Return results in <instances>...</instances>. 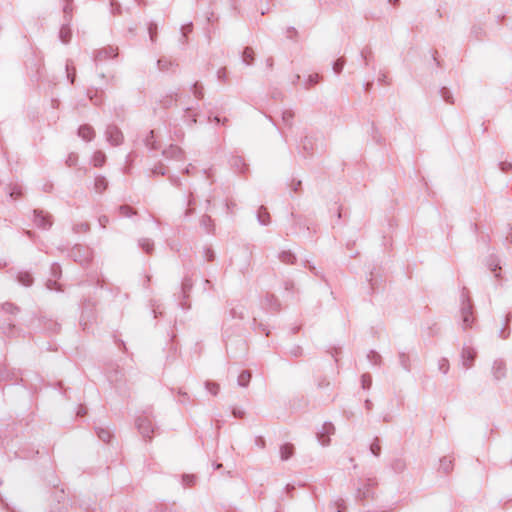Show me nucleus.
<instances>
[{
	"label": "nucleus",
	"mask_w": 512,
	"mask_h": 512,
	"mask_svg": "<svg viewBox=\"0 0 512 512\" xmlns=\"http://www.w3.org/2000/svg\"><path fill=\"white\" fill-rule=\"evenodd\" d=\"M461 317L463 329L471 327L474 321L472 304L471 300L464 293L462 295Z\"/></svg>",
	"instance_id": "1"
},
{
	"label": "nucleus",
	"mask_w": 512,
	"mask_h": 512,
	"mask_svg": "<svg viewBox=\"0 0 512 512\" xmlns=\"http://www.w3.org/2000/svg\"><path fill=\"white\" fill-rule=\"evenodd\" d=\"M136 426L144 438H150L154 432L152 420L147 415H140L136 419Z\"/></svg>",
	"instance_id": "2"
},
{
	"label": "nucleus",
	"mask_w": 512,
	"mask_h": 512,
	"mask_svg": "<svg viewBox=\"0 0 512 512\" xmlns=\"http://www.w3.org/2000/svg\"><path fill=\"white\" fill-rule=\"evenodd\" d=\"M491 374L495 381H500L506 377L507 367L503 360H495L491 367Z\"/></svg>",
	"instance_id": "3"
},
{
	"label": "nucleus",
	"mask_w": 512,
	"mask_h": 512,
	"mask_svg": "<svg viewBox=\"0 0 512 512\" xmlns=\"http://www.w3.org/2000/svg\"><path fill=\"white\" fill-rule=\"evenodd\" d=\"M335 431L334 426L331 423H325L322 426V429L318 432L317 437L318 441L322 446H328L330 443L329 435L333 434Z\"/></svg>",
	"instance_id": "4"
},
{
	"label": "nucleus",
	"mask_w": 512,
	"mask_h": 512,
	"mask_svg": "<svg viewBox=\"0 0 512 512\" xmlns=\"http://www.w3.org/2000/svg\"><path fill=\"white\" fill-rule=\"evenodd\" d=\"M462 365L469 369L472 367L474 359L476 357V351L471 347H464L462 350Z\"/></svg>",
	"instance_id": "5"
},
{
	"label": "nucleus",
	"mask_w": 512,
	"mask_h": 512,
	"mask_svg": "<svg viewBox=\"0 0 512 512\" xmlns=\"http://www.w3.org/2000/svg\"><path fill=\"white\" fill-rule=\"evenodd\" d=\"M34 213V222L38 227L48 229L52 225L48 215H45L42 211H35Z\"/></svg>",
	"instance_id": "6"
},
{
	"label": "nucleus",
	"mask_w": 512,
	"mask_h": 512,
	"mask_svg": "<svg viewBox=\"0 0 512 512\" xmlns=\"http://www.w3.org/2000/svg\"><path fill=\"white\" fill-rule=\"evenodd\" d=\"M105 137L112 145H119L123 140L121 130H106Z\"/></svg>",
	"instance_id": "7"
},
{
	"label": "nucleus",
	"mask_w": 512,
	"mask_h": 512,
	"mask_svg": "<svg viewBox=\"0 0 512 512\" xmlns=\"http://www.w3.org/2000/svg\"><path fill=\"white\" fill-rule=\"evenodd\" d=\"M294 453V447L291 444H284L280 447V457L282 460H288Z\"/></svg>",
	"instance_id": "8"
},
{
	"label": "nucleus",
	"mask_w": 512,
	"mask_h": 512,
	"mask_svg": "<svg viewBox=\"0 0 512 512\" xmlns=\"http://www.w3.org/2000/svg\"><path fill=\"white\" fill-rule=\"evenodd\" d=\"M257 218L261 225H268L270 223V215L263 206L260 207Z\"/></svg>",
	"instance_id": "9"
},
{
	"label": "nucleus",
	"mask_w": 512,
	"mask_h": 512,
	"mask_svg": "<svg viewBox=\"0 0 512 512\" xmlns=\"http://www.w3.org/2000/svg\"><path fill=\"white\" fill-rule=\"evenodd\" d=\"M164 154L166 157L180 159L182 157V150L178 146L171 145L167 150L164 151Z\"/></svg>",
	"instance_id": "10"
},
{
	"label": "nucleus",
	"mask_w": 512,
	"mask_h": 512,
	"mask_svg": "<svg viewBox=\"0 0 512 512\" xmlns=\"http://www.w3.org/2000/svg\"><path fill=\"white\" fill-rule=\"evenodd\" d=\"M139 246L148 254H150L154 249V243L148 238H141L139 240Z\"/></svg>",
	"instance_id": "11"
},
{
	"label": "nucleus",
	"mask_w": 512,
	"mask_h": 512,
	"mask_svg": "<svg viewBox=\"0 0 512 512\" xmlns=\"http://www.w3.org/2000/svg\"><path fill=\"white\" fill-rule=\"evenodd\" d=\"M254 60V51L252 48H245V50L243 51V54H242V62L245 64V65H250Z\"/></svg>",
	"instance_id": "12"
},
{
	"label": "nucleus",
	"mask_w": 512,
	"mask_h": 512,
	"mask_svg": "<svg viewBox=\"0 0 512 512\" xmlns=\"http://www.w3.org/2000/svg\"><path fill=\"white\" fill-rule=\"evenodd\" d=\"M71 37V29L67 25H63L59 31V38L63 43H68Z\"/></svg>",
	"instance_id": "13"
},
{
	"label": "nucleus",
	"mask_w": 512,
	"mask_h": 512,
	"mask_svg": "<svg viewBox=\"0 0 512 512\" xmlns=\"http://www.w3.org/2000/svg\"><path fill=\"white\" fill-rule=\"evenodd\" d=\"M250 379H251V373L247 370H244L238 376V384L242 387H245L250 382Z\"/></svg>",
	"instance_id": "14"
},
{
	"label": "nucleus",
	"mask_w": 512,
	"mask_h": 512,
	"mask_svg": "<svg viewBox=\"0 0 512 512\" xmlns=\"http://www.w3.org/2000/svg\"><path fill=\"white\" fill-rule=\"evenodd\" d=\"M105 162V155L104 153L97 151L94 153L92 157V163L95 167H101Z\"/></svg>",
	"instance_id": "15"
},
{
	"label": "nucleus",
	"mask_w": 512,
	"mask_h": 512,
	"mask_svg": "<svg viewBox=\"0 0 512 512\" xmlns=\"http://www.w3.org/2000/svg\"><path fill=\"white\" fill-rule=\"evenodd\" d=\"M279 259L285 264H292L295 260V256L290 251H282L279 254Z\"/></svg>",
	"instance_id": "16"
},
{
	"label": "nucleus",
	"mask_w": 512,
	"mask_h": 512,
	"mask_svg": "<svg viewBox=\"0 0 512 512\" xmlns=\"http://www.w3.org/2000/svg\"><path fill=\"white\" fill-rule=\"evenodd\" d=\"M2 310L5 313L15 315V314H17L19 312L20 309H19L18 306H16L13 303L5 302V303L2 304Z\"/></svg>",
	"instance_id": "17"
},
{
	"label": "nucleus",
	"mask_w": 512,
	"mask_h": 512,
	"mask_svg": "<svg viewBox=\"0 0 512 512\" xmlns=\"http://www.w3.org/2000/svg\"><path fill=\"white\" fill-rule=\"evenodd\" d=\"M18 281L24 286H30L33 282L32 276L27 272L19 273Z\"/></svg>",
	"instance_id": "18"
},
{
	"label": "nucleus",
	"mask_w": 512,
	"mask_h": 512,
	"mask_svg": "<svg viewBox=\"0 0 512 512\" xmlns=\"http://www.w3.org/2000/svg\"><path fill=\"white\" fill-rule=\"evenodd\" d=\"M107 187V181L104 177H97L95 179V190L99 193H101L102 191H104Z\"/></svg>",
	"instance_id": "19"
},
{
	"label": "nucleus",
	"mask_w": 512,
	"mask_h": 512,
	"mask_svg": "<svg viewBox=\"0 0 512 512\" xmlns=\"http://www.w3.org/2000/svg\"><path fill=\"white\" fill-rule=\"evenodd\" d=\"M97 435L103 442H109V440L111 439L110 431L105 428H98Z\"/></svg>",
	"instance_id": "20"
},
{
	"label": "nucleus",
	"mask_w": 512,
	"mask_h": 512,
	"mask_svg": "<svg viewBox=\"0 0 512 512\" xmlns=\"http://www.w3.org/2000/svg\"><path fill=\"white\" fill-rule=\"evenodd\" d=\"M196 482V476L192 474H185L182 476V484L185 487H191Z\"/></svg>",
	"instance_id": "21"
},
{
	"label": "nucleus",
	"mask_w": 512,
	"mask_h": 512,
	"mask_svg": "<svg viewBox=\"0 0 512 512\" xmlns=\"http://www.w3.org/2000/svg\"><path fill=\"white\" fill-rule=\"evenodd\" d=\"M78 135L86 142L94 138V130H78Z\"/></svg>",
	"instance_id": "22"
},
{
	"label": "nucleus",
	"mask_w": 512,
	"mask_h": 512,
	"mask_svg": "<svg viewBox=\"0 0 512 512\" xmlns=\"http://www.w3.org/2000/svg\"><path fill=\"white\" fill-rule=\"evenodd\" d=\"M136 212L128 205H122L119 207V214L123 217H131Z\"/></svg>",
	"instance_id": "23"
},
{
	"label": "nucleus",
	"mask_w": 512,
	"mask_h": 512,
	"mask_svg": "<svg viewBox=\"0 0 512 512\" xmlns=\"http://www.w3.org/2000/svg\"><path fill=\"white\" fill-rule=\"evenodd\" d=\"M440 467L444 472L448 473L452 468V460L447 457L442 458L440 460Z\"/></svg>",
	"instance_id": "24"
},
{
	"label": "nucleus",
	"mask_w": 512,
	"mask_h": 512,
	"mask_svg": "<svg viewBox=\"0 0 512 512\" xmlns=\"http://www.w3.org/2000/svg\"><path fill=\"white\" fill-rule=\"evenodd\" d=\"M370 451L374 456H379L381 452V446L379 444V439L376 438L372 444L370 445Z\"/></svg>",
	"instance_id": "25"
},
{
	"label": "nucleus",
	"mask_w": 512,
	"mask_h": 512,
	"mask_svg": "<svg viewBox=\"0 0 512 512\" xmlns=\"http://www.w3.org/2000/svg\"><path fill=\"white\" fill-rule=\"evenodd\" d=\"M438 369L443 374H446L448 372V370H449V362H448V360L446 358H441L438 361Z\"/></svg>",
	"instance_id": "26"
},
{
	"label": "nucleus",
	"mask_w": 512,
	"mask_h": 512,
	"mask_svg": "<svg viewBox=\"0 0 512 512\" xmlns=\"http://www.w3.org/2000/svg\"><path fill=\"white\" fill-rule=\"evenodd\" d=\"M292 118H293V114H292V112H290V111H285V112H283L282 120H283V124H284L285 126H289V127H291V126L293 125V123H292V121H291V120H292Z\"/></svg>",
	"instance_id": "27"
},
{
	"label": "nucleus",
	"mask_w": 512,
	"mask_h": 512,
	"mask_svg": "<svg viewBox=\"0 0 512 512\" xmlns=\"http://www.w3.org/2000/svg\"><path fill=\"white\" fill-rule=\"evenodd\" d=\"M361 383L364 389H369L372 384L371 376L369 374H363L361 377Z\"/></svg>",
	"instance_id": "28"
},
{
	"label": "nucleus",
	"mask_w": 512,
	"mask_h": 512,
	"mask_svg": "<svg viewBox=\"0 0 512 512\" xmlns=\"http://www.w3.org/2000/svg\"><path fill=\"white\" fill-rule=\"evenodd\" d=\"M206 389L213 395H217L219 392V385L213 382H206Z\"/></svg>",
	"instance_id": "29"
},
{
	"label": "nucleus",
	"mask_w": 512,
	"mask_h": 512,
	"mask_svg": "<svg viewBox=\"0 0 512 512\" xmlns=\"http://www.w3.org/2000/svg\"><path fill=\"white\" fill-rule=\"evenodd\" d=\"M344 67V61L342 59H338L333 63L332 69L335 73H340Z\"/></svg>",
	"instance_id": "30"
},
{
	"label": "nucleus",
	"mask_w": 512,
	"mask_h": 512,
	"mask_svg": "<svg viewBox=\"0 0 512 512\" xmlns=\"http://www.w3.org/2000/svg\"><path fill=\"white\" fill-rule=\"evenodd\" d=\"M156 29H157V26L155 24L149 25L148 31H149L150 39L152 42L155 41Z\"/></svg>",
	"instance_id": "31"
},
{
	"label": "nucleus",
	"mask_w": 512,
	"mask_h": 512,
	"mask_svg": "<svg viewBox=\"0 0 512 512\" xmlns=\"http://www.w3.org/2000/svg\"><path fill=\"white\" fill-rule=\"evenodd\" d=\"M22 195V191L19 187H14L11 192H10V196L14 199H17L19 198L20 196Z\"/></svg>",
	"instance_id": "32"
},
{
	"label": "nucleus",
	"mask_w": 512,
	"mask_h": 512,
	"mask_svg": "<svg viewBox=\"0 0 512 512\" xmlns=\"http://www.w3.org/2000/svg\"><path fill=\"white\" fill-rule=\"evenodd\" d=\"M211 218L210 216H207V215H204L202 218H201V225L203 227H205L206 229H208V227L210 226L211 224Z\"/></svg>",
	"instance_id": "33"
},
{
	"label": "nucleus",
	"mask_w": 512,
	"mask_h": 512,
	"mask_svg": "<svg viewBox=\"0 0 512 512\" xmlns=\"http://www.w3.org/2000/svg\"><path fill=\"white\" fill-rule=\"evenodd\" d=\"M76 162H77V155H75V154H70L66 160V163L68 166H73L76 164Z\"/></svg>",
	"instance_id": "34"
},
{
	"label": "nucleus",
	"mask_w": 512,
	"mask_h": 512,
	"mask_svg": "<svg viewBox=\"0 0 512 512\" xmlns=\"http://www.w3.org/2000/svg\"><path fill=\"white\" fill-rule=\"evenodd\" d=\"M512 168V164L508 162H502L500 163V169L504 172L510 170Z\"/></svg>",
	"instance_id": "35"
},
{
	"label": "nucleus",
	"mask_w": 512,
	"mask_h": 512,
	"mask_svg": "<svg viewBox=\"0 0 512 512\" xmlns=\"http://www.w3.org/2000/svg\"><path fill=\"white\" fill-rule=\"evenodd\" d=\"M98 221H99L100 226L105 228L109 219L107 216H101V217H99Z\"/></svg>",
	"instance_id": "36"
},
{
	"label": "nucleus",
	"mask_w": 512,
	"mask_h": 512,
	"mask_svg": "<svg viewBox=\"0 0 512 512\" xmlns=\"http://www.w3.org/2000/svg\"><path fill=\"white\" fill-rule=\"evenodd\" d=\"M47 287H48L49 289H58V288H57V282H56V280L49 279V280L47 281Z\"/></svg>",
	"instance_id": "37"
},
{
	"label": "nucleus",
	"mask_w": 512,
	"mask_h": 512,
	"mask_svg": "<svg viewBox=\"0 0 512 512\" xmlns=\"http://www.w3.org/2000/svg\"><path fill=\"white\" fill-rule=\"evenodd\" d=\"M52 270V274L54 277H58V275L60 274V267L56 264H54L51 268Z\"/></svg>",
	"instance_id": "38"
},
{
	"label": "nucleus",
	"mask_w": 512,
	"mask_h": 512,
	"mask_svg": "<svg viewBox=\"0 0 512 512\" xmlns=\"http://www.w3.org/2000/svg\"><path fill=\"white\" fill-rule=\"evenodd\" d=\"M161 512H181L178 508L165 506Z\"/></svg>",
	"instance_id": "39"
},
{
	"label": "nucleus",
	"mask_w": 512,
	"mask_h": 512,
	"mask_svg": "<svg viewBox=\"0 0 512 512\" xmlns=\"http://www.w3.org/2000/svg\"><path fill=\"white\" fill-rule=\"evenodd\" d=\"M233 415L238 418H242L244 415V412L240 409H233Z\"/></svg>",
	"instance_id": "40"
},
{
	"label": "nucleus",
	"mask_w": 512,
	"mask_h": 512,
	"mask_svg": "<svg viewBox=\"0 0 512 512\" xmlns=\"http://www.w3.org/2000/svg\"><path fill=\"white\" fill-rule=\"evenodd\" d=\"M318 74L309 75L308 80L310 83H317L318 82Z\"/></svg>",
	"instance_id": "41"
},
{
	"label": "nucleus",
	"mask_w": 512,
	"mask_h": 512,
	"mask_svg": "<svg viewBox=\"0 0 512 512\" xmlns=\"http://www.w3.org/2000/svg\"><path fill=\"white\" fill-rule=\"evenodd\" d=\"M291 354H293L295 357L300 356L301 355V348L300 347H296V348L292 349L291 350Z\"/></svg>",
	"instance_id": "42"
},
{
	"label": "nucleus",
	"mask_w": 512,
	"mask_h": 512,
	"mask_svg": "<svg viewBox=\"0 0 512 512\" xmlns=\"http://www.w3.org/2000/svg\"><path fill=\"white\" fill-rule=\"evenodd\" d=\"M394 467L397 470H402L403 467H404V464L400 460H398V461L395 462V466Z\"/></svg>",
	"instance_id": "43"
},
{
	"label": "nucleus",
	"mask_w": 512,
	"mask_h": 512,
	"mask_svg": "<svg viewBox=\"0 0 512 512\" xmlns=\"http://www.w3.org/2000/svg\"><path fill=\"white\" fill-rule=\"evenodd\" d=\"M221 123V119L219 117H214V119L210 122V125H219Z\"/></svg>",
	"instance_id": "44"
},
{
	"label": "nucleus",
	"mask_w": 512,
	"mask_h": 512,
	"mask_svg": "<svg viewBox=\"0 0 512 512\" xmlns=\"http://www.w3.org/2000/svg\"><path fill=\"white\" fill-rule=\"evenodd\" d=\"M213 257H214L213 252L208 251V252H207V259H208V261H212V260H213Z\"/></svg>",
	"instance_id": "45"
},
{
	"label": "nucleus",
	"mask_w": 512,
	"mask_h": 512,
	"mask_svg": "<svg viewBox=\"0 0 512 512\" xmlns=\"http://www.w3.org/2000/svg\"><path fill=\"white\" fill-rule=\"evenodd\" d=\"M85 413H86V412H85V410H84L83 408H80V409L78 410V412H77V415H78V416H83Z\"/></svg>",
	"instance_id": "46"
},
{
	"label": "nucleus",
	"mask_w": 512,
	"mask_h": 512,
	"mask_svg": "<svg viewBox=\"0 0 512 512\" xmlns=\"http://www.w3.org/2000/svg\"><path fill=\"white\" fill-rule=\"evenodd\" d=\"M367 409L371 408V402L369 400H366L365 402Z\"/></svg>",
	"instance_id": "47"
},
{
	"label": "nucleus",
	"mask_w": 512,
	"mask_h": 512,
	"mask_svg": "<svg viewBox=\"0 0 512 512\" xmlns=\"http://www.w3.org/2000/svg\"><path fill=\"white\" fill-rule=\"evenodd\" d=\"M68 77L70 78L71 83H73L74 82V75L71 76L70 73L68 72Z\"/></svg>",
	"instance_id": "48"
},
{
	"label": "nucleus",
	"mask_w": 512,
	"mask_h": 512,
	"mask_svg": "<svg viewBox=\"0 0 512 512\" xmlns=\"http://www.w3.org/2000/svg\"><path fill=\"white\" fill-rule=\"evenodd\" d=\"M260 118H261L262 120H264V121H270L266 116H262V115H260Z\"/></svg>",
	"instance_id": "49"
},
{
	"label": "nucleus",
	"mask_w": 512,
	"mask_h": 512,
	"mask_svg": "<svg viewBox=\"0 0 512 512\" xmlns=\"http://www.w3.org/2000/svg\"><path fill=\"white\" fill-rule=\"evenodd\" d=\"M371 354L373 355L374 358H379V355L375 352H371Z\"/></svg>",
	"instance_id": "50"
},
{
	"label": "nucleus",
	"mask_w": 512,
	"mask_h": 512,
	"mask_svg": "<svg viewBox=\"0 0 512 512\" xmlns=\"http://www.w3.org/2000/svg\"><path fill=\"white\" fill-rule=\"evenodd\" d=\"M154 130H150V135L153 137Z\"/></svg>",
	"instance_id": "51"
},
{
	"label": "nucleus",
	"mask_w": 512,
	"mask_h": 512,
	"mask_svg": "<svg viewBox=\"0 0 512 512\" xmlns=\"http://www.w3.org/2000/svg\"><path fill=\"white\" fill-rule=\"evenodd\" d=\"M88 128L87 126H79V129Z\"/></svg>",
	"instance_id": "52"
}]
</instances>
